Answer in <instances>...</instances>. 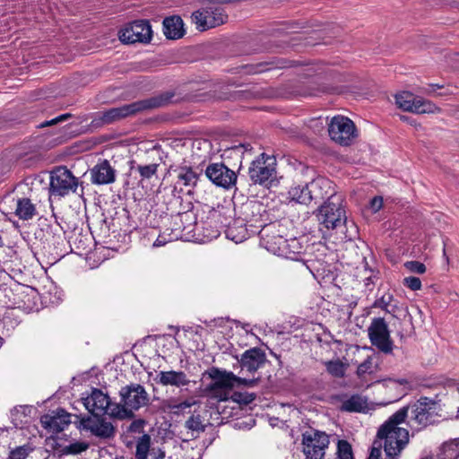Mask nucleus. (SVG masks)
Instances as JSON below:
<instances>
[{"label": "nucleus", "mask_w": 459, "mask_h": 459, "mask_svg": "<svg viewBox=\"0 0 459 459\" xmlns=\"http://www.w3.org/2000/svg\"><path fill=\"white\" fill-rule=\"evenodd\" d=\"M407 419L406 408H401L391 415L378 429L377 439L389 459H396L409 443L408 429L400 427Z\"/></svg>", "instance_id": "obj_1"}, {"label": "nucleus", "mask_w": 459, "mask_h": 459, "mask_svg": "<svg viewBox=\"0 0 459 459\" xmlns=\"http://www.w3.org/2000/svg\"><path fill=\"white\" fill-rule=\"evenodd\" d=\"M341 195H332L317 211L316 218L319 225L327 230H341L343 235L341 239L351 240L357 234V227L353 222L349 226L346 212Z\"/></svg>", "instance_id": "obj_2"}, {"label": "nucleus", "mask_w": 459, "mask_h": 459, "mask_svg": "<svg viewBox=\"0 0 459 459\" xmlns=\"http://www.w3.org/2000/svg\"><path fill=\"white\" fill-rule=\"evenodd\" d=\"M173 97L174 94L172 92H162L146 100L98 112L93 122L98 126L112 124L144 110L164 107L171 102Z\"/></svg>", "instance_id": "obj_3"}, {"label": "nucleus", "mask_w": 459, "mask_h": 459, "mask_svg": "<svg viewBox=\"0 0 459 459\" xmlns=\"http://www.w3.org/2000/svg\"><path fill=\"white\" fill-rule=\"evenodd\" d=\"M261 204L257 202L249 201L239 207V215L236 219H232L231 214L233 211L227 209L221 214L220 212L219 221L222 227H226L227 237L236 243L242 242L247 237V225L250 223L253 226V222H256L259 216Z\"/></svg>", "instance_id": "obj_4"}, {"label": "nucleus", "mask_w": 459, "mask_h": 459, "mask_svg": "<svg viewBox=\"0 0 459 459\" xmlns=\"http://www.w3.org/2000/svg\"><path fill=\"white\" fill-rule=\"evenodd\" d=\"M120 403L113 404L111 418L129 419L134 416V411L145 406L149 403V394L145 388L136 383L123 386L119 391Z\"/></svg>", "instance_id": "obj_5"}, {"label": "nucleus", "mask_w": 459, "mask_h": 459, "mask_svg": "<svg viewBox=\"0 0 459 459\" xmlns=\"http://www.w3.org/2000/svg\"><path fill=\"white\" fill-rule=\"evenodd\" d=\"M403 408L407 410L409 426L417 431L433 424L437 417V403L435 400L428 397H420Z\"/></svg>", "instance_id": "obj_6"}, {"label": "nucleus", "mask_w": 459, "mask_h": 459, "mask_svg": "<svg viewBox=\"0 0 459 459\" xmlns=\"http://www.w3.org/2000/svg\"><path fill=\"white\" fill-rule=\"evenodd\" d=\"M276 160L274 157L262 153L254 160L249 169L248 175L254 184L265 186L272 185L276 178Z\"/></svg>", "instance_id": "obj_7"}, {"label": "nucleus", "mask_w": 459, "mask_h": 459, "mask_svg": "<svg viewBox=\"0 0 459 459\" xmlns=\"http://www.w3.org/2000/svg\"><path fill=\"white\" fill-rule=\"evenodd\" d=\"M79 180L65 167H58L50 174L49 193L51 195L64 197L75 193Z\"/></svg>", "instance_id": "obj_8"}, {"label": "nucleus", "mask_w": 459, "mask_h": 459, "mask_svg": "<svg viewBox=\"0 0 459 459\" xmlns=\"http://www.w3.org/2000/svg\"><path fill=\"white\" fill-rule=\"evenodd\" d=\"M329 136L335 143L349 146L358 136L357 129L350 118L343 116L333 117L328 124Z\"/></svg>", "instance_id": "obj_9"}, {"label": "nucleus", "mask_w": 459, "mask_h": 459, "mask_svg": "<svg viewBox=\"0 0 459 459\" xmlns=\"http://www.w3.org/2000/svg\"><path fill=\"white\" fill-rule=\"evenodd\" d=\"M368 335L371 344L385 354L392 353L394 342L391 339L387 323L383 317H374L368 328Z\"/></svg>", "instance_id": "obj_10"}, {"label": "nucleus", "mask_w": 459, "mask_h": 459, "mask_svg": "<svg viewBox=\"0 0 459 459\" xmlns=\"http://www.w3.org/2000/svg\"><path fill=\"white\" fill-rule=\"evenodd\" d=\"M79 428L89 431L99 439H110L115 437L116 428L103 415H91L80 418Z\"/></svg>", "instance_id": "obj_11"}, {"label": "nucleus", "mask_w": 459, "mask_h": 459, "mask_svg": "<svg viewBox=\"0 0 459 459\" xmlns=\"http://www.w3.org/2000/svg\"><path fill=\"white\" fill-rule=\"evenodd\" d=\"M303 452L309 459H322L329 445V437L325 432L310 430L303 434Z\"/></svg>", "instance_id": "obj_12"}, {"label": "nucleus", "mask_w": 459, "mask_h": 459, "mask_svg": "<svg viewBox=\"0 0 459 459\" xmlns=\"http://www.w3.org/2000/svg\"><path fill=\"white\" fill-rule=\"evenodd\" d=\"M152 38V27L144 20L134 21L119 31V39L126 44L149 43Z\"/></svg>", "instance_id": "obj_13"}, {"label": "nucleus", "mask_w": 459, "mask_h": 459, "mask_svg": "<svg viewBox=\"0 0 459 459\" xmlns=\"http://www.w3.org/2000/svg\"><path fill=\"white\" fill-rule=\"evenodd\" d=\"M395 103L399 108L417 114L437 113L439 108L431 101L415 97L409 91H403L395 95Z\"/></svg>", "instance_id": "obj_14"}, {"label": "nucleus", "mask_w": 459, "mask_h": 459, "mask_svg": "<svg viewBox=\"0 0 459 459\" xmlns=\"http://www.w3.org/2000/svg\"><path fill=\"white\" fill-rule=\"evenodd\" d=\"M211 377L213 379V383L215 384L216 389H224L229 392H231V390L234 387H253L259 381V377H239L234 375L232 372L221 371L219 369H215L214 371H212V373L211 374Z\"/></svg>", "instance_id": "obj_15"}, {"label": "nucleus", "mask_w": 459, "mask_h": 459, "mask_svg": "<svg viewBox=\"0 0 459 459\" xmlns=\"http://www.w3.org/2000/svg\"><path fill=\"white\" fill-rule=\"evenodd\" d=\"M192 19L200 31L217 27L225 22L227 16L220 7H207L195 11Z\"/></svg>", "instance_id": "obj_16"}, {"label": "nucleus", "mask_w": 459, "mask_h": 459, "mask_svg": "<svg viewBox=\"0 0 459 459\" xmlns=\"http://www.w3.org/2000/svg\"><path fill=\"white\" fill-rule=\"evenodd\" d=\"M82 403L91 415H108L111 417L113 404L109 396L100 389L92 388L90 394L82 397Z\"/></svg>", "instance_id": "obj_17"}, {"label": "nucleus", "mask_w": 459, "mask_h": 459, "mask_svg": "<svg viewBox=\"0 0 459 459\" xmlns=\"http://www.w3.org/2000/svg\"><path fill=\"white\" fill-rule=\"evenodd\" d=\"M206 177L216 186L229 188L236 183L237 175L223 163L210 164L205 169Z\"/></svg>", "instance_id": "obj_18"}, {"label": "nucleus", "mask_w": 459, "mask_h": 459, "mask_svg": "<svg viewBox=\"0 0 459 459\" xmlns=\"http://www.w3.org/2000/svg\"><path fill=\"white\" fill-rule=\"evenodd\" d=\"M154 381L162 386H172L180 391H187L191 384H195L189 377L181 370L160 371Z\"/></svg>", "instance_id": "obj_19"}, {"label": "nucleus", "mask_w": 459, "mask_h": 459, "mask_svg": "<svg viewBox=\"0 0 459 459\" xmlns=\"http://www.w3.org/2000/svg\"><path fill=\"white\" fill-rule=\"evenodd\" d=\"M274 228V225L264 226L259 231V234L261 236L262 245L264 248L274 255L281 256L282 254H286V252H284L286 238L279 234H275V231L273 230Z\"/></svg>", "instance_id": "obj_20"}, {"label": "nucleus", "mask_w": 459, "mask_h": 459, "mask_svg": "<svg viewBox=\"0 0 459 459\" xmlns=\"http://www.w3.org/2000/svg\"><path fill=\"white\" fill-rule=\"evenodd\" d=\"M266 357L264 352L259 348H253L246 351L239 359L242 372L253 374L258 368L264 366Z\"/></svg>", "instance_id": "obj_21"}, {"label": "nucleus", "mask_w": 459, "mask_h": 459, "mask_svg": "<svg viewBox=\"0 0 459 459\" xmlns=\"http://www.w3.org/2000/svg\"><path fill=\"white\" fill-rule=\"evenodd\" d=\"M91 180L94 185L111 184L116 180V170L108 160H104L91 169Z\"/></svg>", "instance_id": "obj_22"}, {"label": "nucleus", "mask_w": 459, "mask_h": 459, "mask_svg": "<svg viewBox=\"0 0 459 459\" xmlns=\"http://www.w3.org/2000/svg\"><path fill=\"white\" fill-rule=\"evenodd\" d=\"M71 414L65 410H57L55 415H45L41 422L45 429L52 433L63 431L71 423Z\"/></svg>", "instance_id": "obj_23"}, {"label": "nucleus", "mask_w": 459, "mask_h": 459, "mask_svg": "<svg viewBox=\"0 0 459 459\" xmlns=\"http://www.w3.org/2000/svg\"><path fill=\"white\" fill-rule=\"evenodd\" d=\"M183 21L179 16L167 17L163 21L164 35L170 39H178L183 37L185 30Z\"/></svg>", "instance_id": "obj_24"}, {"label": "nucleus", "mask_w": 459, "mask_h": 459, "mask_svg": "<svg viewBox=\"0 0 459 459\" xmlns=\"http://www.w3.org/2000/svg\"><path fill=\"white\" fill-rule=\"evenodd\" d=\"M313 200L323 199L330 197L332 195H336L332 187V182L325 178H317L309 183Z\"/></svg>", "instance_id": "obj_25"}, {"label": "nucleus", "mask_w": 459, "mask_h": 459, "mask_svg": "<svg viewBox=\"0 0 459 459\" xmlns=\"http://www.w3.org/2000/svg\"><path fill=\"white\" fill-rule=\"evenodd\" d=\"M288 199L290 202H294L300 204L311 203L313 200L311 189L308 184L293 186L288 192Z\"/></svg>", "instance_id": "obj_26"}, {"label": "nucleus", "mask_w": 459, "mask_h": 459, "mask_svg": "<svg viewBox=\"0 0 459 459\" xmlns=\"http://www.w3.org/2000/svg\"><path fill=\"white\" fill-rule=\"evenodd\" d=\"M36 214V207L31 203L30 199L22 197L19 198L16 202L15 215L23 221H28L33 218Z\"/></svg>", "instance_id": "obj_27"}, {"label": "nucleus", "mask_w": 459, "mask_h": 459, "mask_svg": "<svg viewBox=\"0 0 459 459\" xmlns=\"http://www.w3.org/2000/svg\"><path fill=\"white\" fill-rule=\"evenodd\" d=\"M368 401L365 397L354 394L342 403V410L350 412H364L368 410Z\"/></svg>", "instance_id": "obj_28"}, {"label": "nucleus", "mask_w": 459, "mask_h": 459, "mask_svg": "<svg viewBox=\"0 0 459 459\" xmlns=\"http://www.w3.org/2000/svg\"><path fill=\"white\" fill-rule=\"evenodd\" d=\"M305 249L306 247L298 238H286V243L284 244V252L286 254H282L281 256L290 260H299V255L305 252Z\"/></svg>", "instance_id": "obj_29"}, {"label": "nucleus", "mask_w": 459, "mask_h": 459, "mask_svg": "<svg viewBox=\"0 0 459 459\" xmlns=\"http://www.w3.org/2000/svg\"><path fill=\"white\" fill-rule=\"evenodd\" d=\"M151 436L143 434L135 439V454L136 459H148L151 448Z\"/></svg>", "instance_id": "obj_30"}, {"label": "nucleus", "mask_w": 459, "mask_h": 459, "mask_svg": "<svg viewBox=\"0 0 459 459\" xmlns=\"http://www.w3.org/2000/svg\"><path fill=\"white\" fill-rule=\"evenodd\" d=\"M200 174L195 171L191 167H181L178 169V178L186 186H195L198 181Z\"/></svg>", "instance_id": "obj_31"}, {"label": "nucleus", "mask_w": 459, "mask_h": 459, "mask_svg": "<svg viewBox=\"0 0 459 459\" xmlns=\"http://www.w3.org/2000/svg\"><path fill=\"white\" fill-rule=\"evenodd\" d=\"M378 366L377 358L374 356H368L358 368L356 374L359 378H363L366 375H371L377 371Z\"/></svg>", "instance_id": "obj_32"}, {"label": "nucleus", "mask_w": 459, "mask_h": 459, "mask_svg": "<svg viewBox=\"0 0 459 459\" xmlns=\"http://www.w3.org/2000/svg\"><path fill=\"white\" fill-rule=\"evenodd\" d=\"M326 371L333 377H343L345 376L348 365L342 362L339 359L328 360L325 363Z\"/></svg>", "instance_id": "obj_33"}, {"label": "nucleus", "mask_w": 459, "mask_h": 459, "mask_svg": "<svg viewBox=\"0 0 459 459\" xmlns=\"http://www.w3.org/2000/svg\"><path fill=\"white\" fill-rule=\"evenodd\" d=\"M440 459H459V438L443 444Z\"/></svg>", "instance_id": "obj_34"}, {"label": "nucleus", "mask_w": 459, "mask_h": 459, "mask_svg": "<svg viewBox=\"0 0 459 459\" xmlns=\"http://www.w3.org/2000/svg\"><path fill=\"white\" fill-rule=\"evenodd\" d=\"M394 300V295L390 292H385L379 299H376L373 304L374 307L381 308L388 314L394 316L395 311V305H393V301Z\"/></svg>", "instance_id": "obj_35"}, {"label": "nucleus", "mask_w": 459, "mask_h": 459, "mask_svg": "<svg viewBox=\"0 0 459 459\" xmlns=\"http://www.w3.org/2000/svg\"><path fill=\"white\" fill-rule=\"evenodd\" d=\"M89 448V444L84 441H76L61 448L63 455H80Z\"/></svg>", "instance_id": "obj_36"}, {"label": "nucleus", "mask_w": 459, "mask_h": 459, "mask_svg": "<svg viewBox=\"0 0 459 459\" xmlns=\"http://www.w3.org/2000/svg\"><path fill=\"white\" fill-rule=\"evenodd\" d=\"M32 411V407L29 405H18L15 406L11 411V416L13 419V421L15 425H18V423H22V417H28L30 416V412Z\"/></svg>", "instance_id": "obj_37"}, {"label": "nucleus", "mask_w": 459, "mask_h": 459, "mask_svg": "<svg viewBox=\"0 0 459 459\" xmlns=\"http://www.w3.org/2000/svg\"><path fill=\"white\" fill-rule=\"evenodd\" d=\"M337 455L339 459H354L351 446L346 440L338 441Z\"/></svg>", "instance_id": "obj_38"}, {"label": "nucleus", "mask_w": 459, "mask_h": 459, "mask_svg": "<svg viewBox=\"0 0 459 459\" xmlns=\"http://www.w3.org/2000/svg\"><path fill=\"white\" fill-rule=\"evenodd\" d=\"M33 451L30 445H23L11 450L9 459H26Z\"/></svg>", "instance_id": "obj_39"}, {"label": "nucleus", "mask_w": 459, "mask_h": 459, "mask_svg": "<svg viewBox=\"0 0 459 459\" xmlns=\"http://www.w3.org/2000/svg\"><path fill=\"white\" fill-rule=\"evenodd\" d=\"M159 165L156 163L149 164V165H139L137 167V171L139 172L141 178L150 179L152 176L157 173Z\"/></svg>", "instance_id": "obj_40"}, {"label": "nucleus", "mask_w": 459, "mask_h": 459, "mask_svg": "<svg viewBox=\"0 0 459 459\" xmlns=\"http://www.w3.org/2000/svg\"><path fill=\"white\" fill-rule=\"evenodd\" d=\"M197 402L194 399H186L181 403H173L169 404V409L174 413L184 412L186 409H189L195 405Z\"/></svg>", "instance_id": "obj_41"}, {"label": "nucleus", "mask_w": 459, "mask_h": 459, "mask_svg": "<svg viewBox=\"0 0 459 459\" xmlns=\"http://www.w3.org/2000/svg\"><path fill=\"white\" fill-rule=\"evenodd\" d=\"M186 427L188 429L194 430V431H204V425L202 422L201 416L199 414H193L186 421Z\"/></svg>", "instance_id": "obj_42"}, {"label": "nucleus", "mask_w": 459, "mask_h": 459, "mask_svg": "<svg viewBox=\"0 0 459 459\" xmlns=\"http://www.w3.org/2000/svg\"><path fill=\"white\" fill-rule=\"evenodd\" d=\"M208 393L211 397L217 398L220 401H226L230 395V392L224 389H216L215 384L212 383L208 388Z\"/></svg>", "instance_id": "obj_43"}, {"label": "nucleus", "mask_w": 459, "mask_h": 459, "mask_svg": "<svg viewBox=\"0 0 459 459\" xmlns=\"http://www.w3.org/2000/svg\"><path fill=\"white\" fill-rule=\"evenodd\" d=\"M403 265L408 271L418 274H423L427 270L426 265L419 261H407Z\"/></svg>", "instance_id": "obj_44"}, {"label": "nucleus", "mask_w": 459, "mask_h": 459, "mask_svg": "<svg viewBox=\"0 0 459 459\" xmlns=\"http://www.w3.org/2000/svg\"><path fill=\"white\" fill-rule=\"evenodd\" d=\"M403 285L411 290H419L421 289V281L415 276L405 277L403 281Z\"/></svg>", "instance_id": "obj_45"}, {"label": "nucleus", "mask_w": 459, "mask_h": 459, "mask_svg": "<svg viewBox=\"0 0 459 459\" xmlns=\"http://www.w3.org/2000/svg\"><path fill=\"white\" fill-rule=\"evenodd\" d=\"M382 444L378 441H374L368 459H381L382 456Z\"/></svg>", "instance_id": "obj_46"}, {"label": "nucleus", "mask_w": 459, "mask_h": 459, "mask_svg": "<svg viewBox=\"0 0 459 459\" xmlns=\"http://www.w3.org/2000/svg\"><path fill=\"white\" fill-rule=\"evenodd\" d=\"M145 421L143 420H134L128 427V431L132 433L141 434L143 432Z\"/></svg>", "instance_id": "obj_47"}, {"label": "nucleus", "mask_w": 459, "mask_h": 459, "mask_svg": "<svg viewBox=\"0 0 459 459\" xmlns=\"http://www.w3.org/2000/svg\"><path fill=\"white\" fill-rule=\"evenodd\" d=\"M383 206V198L381 196H375L369 203V207L372 212H377Z\"/></svg>", "instance_id": "obj_48"}, {"label": "nucleus", "mask_w": 459, "mask_h": 459, "mask_svg": "<svg viewBox=\"0 0 459 459\" xmlns=\"http://www.w3.org/2000/svg\"><path fill=\"white\" fill-rule=\"evenodd\" d=\"M70 117H71V114H69V113L63 114L61 116L56 117V118H54L52 120L44 122L43 124H41V127L51 126V125H55V124L58 123V122H61V121H65V120H66Z\"/></svg>", "instance_id": "obj_49"}, {"label": "nucleus", "mask_w": 459, "mask_h": 459, "mask_svg": "<svg viewBox=\"0 0 459 459\" xmlns=\"http://www.w3.org/2000/svg\"><path fill=\"white\" fill-rule=\"evenodd\" d=\"M166 243H167L166 238H163L162 236H159V237L157 238V239L154 241V243H153V247H160L164 246Z\"/></svg>", "instance_id": "obj_50"}, {"label": "nucleus", "mask_w": 459, "mask_h": 459, "mask_svg": "<svg viewBox=\"0 0 459 459\" xmlns=\"http://www.w3.org/2000/svg\"><path fill=\"white\" fill-rule=\"evenodd\" d=\"M154 459H164L165 453L161 451L160 449L158 450V452H153Z\"/></svg>", "instance_id": "obj_51"}, {"label": "nucleus", "mask_w": 459, "mask_h": 459, "mask_svg": "<svg viewBox=\"0 0 459 459\" xmlns=\"http://www.w3.org/2000/svg\"><path fill=\"white\" fill-rule=\"evenodd\" d=\"M311 122L315 123V126L323 128V122L320 120V118L313 119Z\"/></svg>", "instance_id": "obj_52"}, {"label": "nucleus", "mask_w": 459, "mask_h": 459, "mask_svg": "<svg viewBox=\"0 0 459 459\" xmlns=\"http://www.w3.org/2000/svg\"><path fill=\"white\" fill-rule=\"evenodd\" d=\"M401 118H402L403 121H405V122L410 123V124H411V125H412V121H411V117H407V116H402V117H401Z\"/></svg>", "instance_id": "obj_53"}, {"label": "nucleus", "mask_w": 459, "mask_h": 459, "mask_svg": "<svg viewBox=\"0 0 459 459\" xmlns=\"http://www.w3.org/2000/svg\"><path fill=\"white\" fill-rule=\"evenodd\" d=\"M371 283H373V281H372V277H371V276L367 277V278L365 279V285H367V286H368V285H369V284H371Z\"/></svg>", "instance_id": "obj_54"}, {"label": "nucleus", "mask_w": 459, "mask_h": 459, "mask_svg": "<svg viewBox=\"0 0 459 459\" xmlns=\"http://www.w3.org/2000/svg\"><path fill=\"white\" fill-rule=\"evenodd\" d=\"M250 145L249 144H243L242 147L245 148V150H247V148L249 147Z\"/></svg>", "instance_id": "obj_55"}, {"label": "nucleus", "mask_w": 459, "mask_h": 459, "mask_svg": "<svg viewBox=\"0 0 459 459\" xmlns=\"http://www.w3.org/2000/svg\"><path fill=\"white\" fill-rule=\"evenodd\" d=\"M3 239H2V237L0 236V247L3 246Z\"/></svg>", "instance_id": "obj_56"}, {"label": "nucleus", "mask_w": 459, "mask_h": 459, "mask_svg": "<svg viewBox=\"0 0 459 459\" xmlns=\"http://www.w3.org/2000/svg\"><path fill=\"white\" fill-rule=\"evenodd\" d=\"M3 343V339H0V346L2 345Z\"/></svg>", "instance_id": "obj_57"}, {"label": "nucleus", "mask_w": 459, "mask_h": 459, "mask_svg": "<svg viewBox=\"0 0 459 459\" xmlns=\"http://www.w3.org/2000/svg\"><path fill=\"white\" fill-rule=\"evenodd\" d=\"M457 391H458V394H459V386L457 387Z\"/></svg>", "instance_id": "obj_58"}]
</instances>
